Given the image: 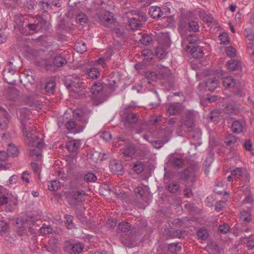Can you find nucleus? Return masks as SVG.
Masks as SVG:
<instances>
[{
  "instance_id": "53",
  "label": "nucleus",
  "mask_w": 254,
  "mask_h": 254,
  "mask_svg": "<svg viewBox=\"0 0 254 254\" xmlns=\"http://www.w3.org/2000/svg\"><path fill=\"white\" fill-rule=\"evenodd\" d=\"M230 229V226L226 223H224L222 225H219L218 227L219 231L222 234H226Z\"/></svg>"
},
{
  "instance_id": "45",
  "label": "nucleus",
  "mask_w": 254,
  "mask_h": 254,
  "mask_svg": "<svg viewBox=\"0 0 254 254\" xmlns=\"http://www.w3.org/2000/svg\"><path fill=\"white\" fill-rule=\"evenodd\" d=\"M143 137L150 142L152 145L155 148H160L164 144V142L162 140H149L146 135H144Z\"/></svg>"
},
{
  "instance_id": "13",
  "label": "nucleus",
  "mask_w": 254,
  "mask_h": 254,
  "mask_svg": "<svg viewBox=\"0 0 254 254\" xmlns=\"http://www.w3.org/2000/svg\"><path fill=\"white\" fill-rule=\"evenodd\" d=\"M183 106L180 103H171L169 105L167 113L169 116L177 115L183 111Z\"/></svg>"
},
{
  "instance_id": "42",
  "label": "nucleus",
  "mask_w": 254,
  "mask_h": 254,
  "mask_svg": "<svg viewBox=\"0 0 254 254\" xmlns=\"http://www.w3.org/2000/svg\"><path fill=\"white\" fill-rule=\"evenodd\" d=\"M39 232L40 234L43 235L51 234L53 232V228L50 225L44 224L40 228Z\"/></svg>"
},
{
  "instance_id": "21",
  "label": "nucleus",
  "mask_w": 254,
  "mask_h": 254,
  "mask_svg": "<svg viewBox=\"0 0 254 254\" xmlns=\"http://www.w3.org/2000/svg\"><path fill=\"white\" fill-rule=\"evenodd\" d=\"M226 65L229 71L239 70L241 68L240 62L234 59L227 62Z\"/></svg>"
},
{
  "instance_id": "33",
  "label": "nucleus",
  "mask_w": 254,
  "mask_h": 254,
  "mask_svg": "<svg viewBox=\"0 0 254 254\" xmlns=\"http://www.w3.org/2000/svg\"><path fill=\"white\" fill-rule=\"evenodd\" d=\"M84 246L81 243H77L74 244L71 248L70 252V254H79L82 252Z\"/></svg>"
},
{
  "instance_id": "25",
  "label": "nucleus",
  "mask_w": 254,
  "mask_h": 254,
  "mask_svg": "<svg viewBox=\"0 0 254 254\" xmlns=\"http://www.w3.org/2000/svg\"><path fill=\"white\" fill-rule=\"evenodd\" d=\"M240 218L243 224H247L252 220L251 213L249 211L246 210L240 212Z\"/></svg>"
},
{
  "instance_id": "62",
  "label": "nucleus",
  "mask_w": 254,
  "mask_h": 254,
  "mask_svg": "<svg viewBox=\"0 0 254 254\" xmlns=\"http://www.w3.org/2000/svg\"><path fill=\"white\" fill-rule=\"evenodd\" d=\"M8 154L5 151H0V161L5 162L8 158Z\"/></svg>"
},
{
  "instance_id": "58",
  "label": "nucleus",
  "mask_w": 254,
  "mask_h": 254,
  "mask_svg": "<svg viewBox=\"0 0 254 254\" xmlns=\"http://www.w3.org/2000/svg\"><path fill=\"white\" fill-rule=\"evenodd\" d=\"M135 193L136 194V196L140 198H143L144 194V190L143 188L141 187H137L134 190Z\"/></svg>"
},
{
  "instance_id": "39",
  "label": "nucleus",
  "mask_w": 254,
  "mask_h": 254,
  "mask_svg": "<svg viewBox=\"0 0 254 254\" xmlns=\"http://www.w3.org/2000/svg\"><path fill=\"white\" fill-rule=\"evenodd\" d=\"M7 151L8 152L7 153L9 154V156H12V157H16L19 153L17 147L12 144H9Z\"/></svg>"
},
{
  "instance_id": "1",
  "label": "nucleus",
  "mask_w": 254,
  "mask_h": 254,
  "mask_svg": "<svg viewBox=\"0 0 254 254\" xmlns=\"http://www.w3.org/2000/svg\"><path fill=\"white\" fill-rule=\"evenodd\" d=\"M30 115V111L27 108H21L17 112L21 129L27 138V144L30 146L34 147L30 150V155L34 160L39 161L42 158V150L44 147V140L43 138H40L35 131L31 129Z\"/></svg>"
},
{
  "instance_id": "51",
  "label": "nucleus",
  "mask_w": 254,
  "mask_h": 254,
  "mask_svg": "<svg viewBox=\"0 0 254 254\" xmlns=\"http://www.w3.org/2000/svg\"><path fill=\"white\" fill-rule=\"evenodd\" d=\"M65 218L66 219L65 225L68 229H71L74 227L73 224L72 223L73 216L70 215L66 214L65 215Z\"/></svg>"
},
{
  "instance_id": "47",
  "label": "nucleus",
  "mask_w": 254,
  "mask_h": 254,
  "mask_svg": "<svg viewBox=\"0 0 254 254\" xmlns=\"http://www.w3.org/2000/svg\"><path fill=\"white\" fill-rule=\"evenodd\" d=\"M151 92L153 94V96L156 98L157 100L154 102H150V104L152 106L153 108H156L157 107L159 106L160 104L161 100L160 97L158 92L156 90H152Z\"/></svg>"
},
{
  "instance_id": "50",
  "label": "nucleus",
  "mask_w": 254,
  "mask_h": 254,
  "mask_svg": "<svg viewBox=\"0 0 254 254\" xmlns=\"http://www.w3.org/2000/svg\"><path fill=\"white\" fill-rule=\"evenodd\" d=\"M197 236L199 239L202 240H205L208 237V234L206 230L201 229L197 231Z\"/></svg>"
},
{
  "instance_id": "9",
  "label": "nucleus",
  "mask_w": 254,
  "mask_h": 254,
  "mask_svg": "<svg viewBox=\"0 0 254 254\" xmlns=\"http://www.w3.org/2000/svg\"><path fill=\"white\" fill-rule=\"evenodd\" d=\"M170 46L169 39H165L164 42L159 41V46L155 48V55L160 59H164L167 57V52L166 49Z\"/></svg>"
},
{
  "instance_id": "22",
  "label": "nucleus",
  "mask_w": 254,
  "mask_h": 254,
  "mask_svg": "<svg viewBox=\"0 0 254 254\" xmlns=\"http://www.w3.org/2000/svg\"><path fill=\"white\" fill-rule=\"evenodd\" d=\"M240 103L238 101L234 103L232 100V102L227 104L224 108V112L226 114H229L235 111H237L239 108Z\"/></svg>"
},
{
  "instance_id": "8",
  "label": "nucleus",
  "mask_w": 254,
  "mask_h": 254,
  "mask_svg": "<svg viewBox=\"0 0 254 254\" xmlns=\"http://www.w3.org/2000/svg\"><path fill=\"white\" fill-rule=\"evenodd\" d=\"M233 133L240 134L247 130V122L245 119L241 118L233 122L231 126Z\"/></svg>"
},
{
  "instance_id": "37",
  "label": "nucleus",
  "mask_w": 254,
  "mask_h": 254,
  "mask_svg": "<svg viewBox=\"0 0 254 254\" xmlns=\"http://www.w3.org/2000/svg\"><path fill=\"white\" fill-rule=\"evenodd\" d=\"M56 82L53 80H50L46 83L45 89L46 92L48 94H52L55 90Z\"/></svg>"
},
{
  "instance_id": "61",
  "label": "nucleus",
  "mask_w": 254,
  "mask_h": 254,
  "mask_svg": "<svg viewBox=\"0 0 254 254\" xmlns=\"http://www.w3.org/2000/svg\"><path fill=\"white\" fill-rule=\"evenodd\" d=\"M240 180L243 181L245 184L249 182L250 176L246 170L243 172V176Z\"/></svg>"
},
{
  "instance_id": "23",
  "label": "nucleus",
  "mask_w": 254,
  "mask_h": 254,
  "mask_svg": "<svg viewBox=\"0 0 254 254\" xmlns=\"http://www.w3.org/2000/svg\"><path fill=\"white\" fill-rule=\"evenodd\" d=\"M148 13L153 18H160L163 15L160 8L156 6H151L149 8Z\"/></svg>"
},
{
  "instance_id": "4",
  "label": "nucleus",
  "mask_w": 254,
  "mask_h": 254,
  "mask_svg": "<svg viewBox=\"0 0 254 254\" xmlns=\"http://www.w3.org/2000/svg\"><path fill=\"white\" fill-rule=\"evenodd\" d=\"M133 109L132 106H127L120 112L122 120L125 124L131 125L137 122L138 117L136 114L133 113Z\"/></svg>"
},
{
  "instance_id": "10",
  "label": "nucleus",
  "mask_w": 254,
  "mask_h": 254,
  "mask_svg": "<svg viewBox=\"0 0 254 254\" xmlns=\"http://www.w3.org/2000/svg\"><path fill=\"white\" fill-rule=\"evenodd\" d=\"M100 22L107 26L115 22V19L113 17L112 13L108 11L103 10L98 15Z\"/></svg>"
},
{
  "instance_id": "41",
  "label": "nucleus",
  "mask_w": 254,
  "mask_h": 254,
  "mask_svg": "<svg viewBox=\"0 0 254 254\" xmlns=\"http://www.w3.org/2000/svg\"><path fill=\"white\" fill-rule=\"evenodd\" d=\"M61 188V183L58 180H53L48 185L49 190L51 191H57Z\"/></svg>"
},
{
  "instance_id": "56",
  "label": "nucleus",
  "mask_w": 254,
  "mask_h": 254,
  "mask_svg": "<svg viewBox=\"0 0 254 254\" xmlns=\"http://www.w3.org/2000/svg\"><path fill=\"white\" fill-rule=\"evenodd\" d=\"M144 169L143 165L142 163H136L133 166V170L137 174L141 173Z\"/></svg>"
},
{
  "instance_id": "35",
  "label": "nucleus",
  "mask_w": 254,
  "mask_h": 254,
  "mask_svg": "<svg viewBox=\"0 0 254 254\" xmlns=\"http://www.w3.org/2000/svg\"><path fill=\"white\" fill-rule=\"evenodd\" d=\"M26 104L30 107L35 109H38L40 106V103L38 100H35L32 97H29L26 100Z\"/></svg>"
},
{
  "instance_id": "55",
  "label": "nucleus",
  "mask_w": 254,
  "mask_h": 254,
  "mask_svg": "<svg viewBox=\"0 0 254 254\" xmlns=\"http://www.w3.org/2000/svg\"><path fill=\"white\" fill-rule=\"evenodd\" d=\"M219 37L221 42L222 43H228L230 41L228 33H221L219 35Z\"/></svg>"
},
{
  "instance_id": "11",
  "label": "nucleus",
  "mask_w": 254,
  "mask_h": 254,
  "mask_svg": "<svg viewBox=\"0 0 254 254\" xmlns=\"http://www.w3.org/2000/svg\"><path fill=\"white\" fill-rule=\"evenodd\" d=\"M85 195V191L83 190L73 192L72 197L69 198V204L73 206H76L78 203L84 201Z\"/></svg>"
},
{
  "instance_id": "24",
  "label": "nucleus",
  "mask_w": 254,
  "mask_h": 254,
  "mask_svg": "<svg viewBox=\"0 0 254 254\" xmlns=\"http://www.w3.org/2000/svg\"><path fill=\"white\" fill-rule=\"evenodd\" d=\"M128 26L132 30H139L142 25L138 19L133 17L130 19Z\"/></svg>"
},
{
  "instance_id": "3",
  "label": "nucleus",
  "mask_w": 254,
  "mask_h": 254,
  "mask_svg": "<svg viewBox=\"0 0 254 254\" xmlns=\"http://www.w3.org/2000/svg\"><path fill=\"white\" fill-rule=\"evenodd\" d=\"M184 33L182 35V38L185 41L188 42L191 45H187L186 47V51L190 54L193 58L195 59H200L203 56V52L201 48L198 46H195L194 44L200 40V37L195 33H191L189 35Z\"/></svg>"
},
{
  "instance_id": "46",
  "label": "nucleus",
  "mask_w": 254,
  "mask_h": 254,
  "mask_svg": "<svg viewBox=\"0 0 254 254\" xmlns=\"http://www.w3.org/2000/svg\"><path fill=\"white\" fill-rule=\"evenodd\" d=\"M22 76L24 77L28 82L32 83L34 81L32 71L30 69L25 70L22 73Z\"/></svg>"
},
{
  "instance_id": "49",
  "label": "nucleus",
  "mask_w": 254,
  "mask_h": 254,
  "mask_svg": "<svg viewBox=\"0 0 254 254\" xmlns=\"http://www.w3.org/2000/svg\"><path fill=\"white\" fill-rule=\"evenodd\" d=\"M84 180L87 183L95 182L97 180V177L94 173H89L84 175Z\"/></svg>"
},
{
  "instance_id": "44",
  "label": "nucleus",
  "mask_w": 254,
  "mask_h": 254,
  "mask_svg": "<svg viewBox=\"0 0 254 254\" xmlns=\"http://www.w3.org/2000/svg\"><path fill=\"white\" fill-rule=\"evenodd\" d=\"M165 188L171 193H175L179 190L180 186L177 183H172L167 185Z\"/></svg>"
},
{
  "instance_id": "12",
  "label": "nucleus",
  "mask_w": 254,
  "mask_h": 254,
  "mask_svg": "<svg viewBox=\"0 0 254 254\" xmlns=\"http://www.w3.org/2000/svg\"><path fill=\"white\" fill-rule=\"evenodd\" d=\"M198 116V113L193 110H188L185 113L186 119L185 125L188 127H192L194 124Z\"/></svg>"
},
{
  "instance_id": "60",
  "label": "nucleus",
  "mask_w": 254,
  "mask_h": 254,
  "mask_svg": "<svg viewBox=\"0 0 254 254\" xmlns=\"http://www.w3.org/2000/svg\"><path fill=\"white\" fill-rule=\"evenodd\" d=\"M101 137L107 141L111 140L112 138L111 134L109 131H103L101 135Z\"/></svg>"
},
{
  "instance_id": "19",
  "label": "nucleus",
  "mask_w": 254,
  "mask_h": 254,
  "mask_svg": "<svg viewBox=\"0 0 254 254\" xmlns=\"http://www.w3.org/2000/svg\"><path fill=\"white\" fill-rule=\"evenodd\" d=\"M85 74L88 78L96 79L99 77L101 73L98 68L92 67L86 70Z\"/></svg>"
},
{
  "instance_id": "20",
  "label": "nucleus",
  "mask_w": 254,
  "mask_h": 254,
  "mask_svg": "<svg viewBox=\"0 0 254 254\" xmlns=\"http://www.w3.org/2000/svg\"><path fill=\"white\" fill-rule=\"evenodd\" d=\"M119 229L123 233L127 234H131L135 232L134 229L132 228L130 224L127 222L124 221L120 223L119 226Z\"/></svg>"
},
{
  "instance_id": "14",
  "label": "nucleus",
  "mask_w": 254,
  "mask_h": 254,
  "mask_svg": "<svg viewBox=\"0 0 254 254\" xmlns=\"http://www.w3.org/2000/svg\"><path fill=\"white\" fill-rule=\"evenodd\" d=\"M168 163L175 167L181 168L183 167L184 161L177 154H171L169 156Z\"/></svg>"
},
{
  "instance_id": "36",
  "label": "nucleus",
  "mask_w": 254,
  "mask_h": 254,
  "mask_svg": "<svg viewBox=\"0 0 254 254\" xmlns=\"http://www.w3.org/2000/svg\"><path fill=\"white\" fill-rule=\"evenodd\" d=\"M188 30L190 32H198L199 30V25L198 22L195 20H190L188 24Z\"/></svg>"
},
{
  "instance_id": "31",
  "label": "nucleus",
  "mask_w": 254,
  "mask_h": 254,
  "mask_svg": "<svg viewBox=\"0 0 254 254\" xmlns=\"http://www.w3.org/2000/svg\"><path fill=\"white\" fill-rule=\"evenodd\" d=\"M168 248L172 254H177L181 250V244L178 243L169 244Z\"/></svg>"
},
{
  "instance_id": "38",
  "label": "nucleus",
  "mask_w": 254,
  "mask_h": 254,
  "mask_svg": "<svg viewBox=\"0 0 254 254\" xmlns=\"http://www.w3.org/2000/svg\"><path fill=\"white\" fill-rule=\"evenodd\" d=\"M82 83L80 81V79H76L75 80L71 81L70 83L68 84L67 87L71 88V90L76 91L75 89H78L82 86Z\"/></svg>"
},
{
  "instance_id": "40",
  "label": "nucleus",
  "mask_w": 254,
  "mask_h": 254,
  "mask_svg": "<svg viewBox=\"0 0 254 254\" xmlns=\"http://www.w3.org/2000/svg\"><path fill=\"white\" fill-rule=\"evenodd\" d=\"M245 169L240 168H236L235 169L231 171L232 176L235 179L240 180L243 176V172Z\"/></svg>"
},
{
  "instance_id": "5",
  "label": "nucleus",
  "mask_w": 254,
  "mask_h": 254,
  "mask_svg": "<svg viewBox=\"0 0 254 254\" xmlns=\"http://www.w3.org/2000/svg\"><path fill=\"white\" fill-rule=\"evenodd\" d=\"M16 223V225L15 227L18 229L17 232L20 235L23 236L25 235L30 236L36 233L35 228H33V226H29L27 229V222L24 221L23 219H17Z\"/></svg>"
},
{
  "instance_id": "43",
  "label": "nucleus",
  "mask_w": 254,
  "mask_h": 254,
  "mask_svg": "<svg viewBox=\"0 0 254 254\" xmlns=\"http://www.w3.org/2000/svg\"><path fill=\"white\" fill-rule=\"evenodd\" d=\"M151 36L152 34L151 33L150 34L144 33L142 36V38L140 40L141 43L144 45H149L151 42H152V38Z\"/></svg>"
},
{
  "instance_id": "17",
  "label": "nucleus",
  "mask_w": 254,
  "mask_h": 254,
  "mask_svg": "<svg viewBox=\"0 0 254 254\" xmlns=\"http://www.w3.org/2000/svg\"><path fill=\"white\" fill-rule=\"evenodd\" d=\"M136 148L133 144L126 145L124 148L123 154L126 158H131L135 154Z\"/></svg>"
},
{
  "instance_id": "64",
  "label": "nucleus",
  "mask_w": 254,
  "mask_h": 254,
  "mask_svg": "<svg viewBox=\"0 0 254 254\" xmlns=\"http://www.w3.org/2000/svg\"><path fill=\"white\" fill-rule=\"evenodd\" d=\"M245 148L248 151H251L252 150V142L250 139L245 140L244 143Z\"/></svg>"
},
{
  "instance_id": "6",
  "label": "nucleus",
  "mask_w": 254,
  "mask_h": 254,
  "mask_svg": "<svg viewBox=\"0 0 254 254\" xmlns=\"http://www.w3.org/2000/svg\"><path fill=\"white\" fill-rule=\"evenodd\" d=\"M8 63V65H7L3 69V78L4 81L8 84H13L15 82V66L13 65V62H9Z\"/></svg>"
},
{
  "instance_id": "16",
  "label": "nucleus",
  "mask_w": 254,
  "mask_h": 254,
  "mask_svg": "<svg viewBox=\"0 0 254 254\" xmlns=\"http://www.w3.org/2000/svg\"><path fill=\"white\" fill-rule=\"evenodd\" d=\"M109 167L112 172L115 174H122L123 172L122 165L117 160H113L110 162Z\"/></svg>"
},
{
  "instance_id": "27",
  "label": "nucleus",
  "mask_w": 254,
  "mask_h": 254,
  "mask_svg": "<svg viewBox=\"0 0 254 254\" xmlns=\"http://www.w3.org/2000/svg\"><path fill=\"white\" fill-rule=\"evenodd\" d=\"M159 74L163 78L170 81L172 79L171 70L167 67L163 66L159 71Z\"/></svg>"
},
{
  "instance_id": "34",
  "label": "nucleus",
  "mask_w": 254,
  "mask_h": 254,
  "mask_svg": "<svg viewBox=\"0 0 254 254\" xmlns=\"http://www.w3.org/2000/svg\"><path fill=\"white\" fill-rule=\"evenodd\" d=\"M7 114H4L0 119V127L2 130L6 129L9 123V119Z\"/></svg>"
},
{
  "instance_id": "59",
  "label": "nucleus",
  "mask_w": 254,
  "mask_h": 254,
  "mask_svg": "<svg viewBox=\"0 0 254 254\" xmlns=\"http://www.w3.org/2000/svg\"><path fill=\"white\" fill-rule=\"evenodd\" d=\"M170 232H173V236L174 237H177L179 238H181L185 234V231H182L181 230H177L176 231H171Z\"/></svg>"
},
{
  "instance_id": "48",
  "label": "nucleus",
  "mask_w": 254,
  "mask_h": 254,
  "mask_svg": "<svg viewBox=\"0 0 254 254\" xmlns=\"http://www.w3.org/2000/svg\"><path fill=\"white\" fill-rule=\"evenodd\" d=\"M76 20L78 23L83 25L88 21V18L85 14L79 13L76 16Z\"/></svg>"
},
{
  "instance_id": "30",
  "label": "nucleus",
  "mask_w": 254,
  "mask_h": 254,
  "mask_svg": "<svg viewBox=\"0 0 254 254\" xmlns=\"http://www.w3.org/2000/svg\"><path fill=\"white\" fill-rule=\"evenodd\" d=\"M236 83V80L232 76H226L223 78V84L224 87L226 88L233 87Z\"/></svg>"
},
{
  "instance_id": "18",
  "label": "nucleus",
  "mask_w": 254,
  "mask_h": 254,
  "mask_svg": "<svg viewBox=\"0 0 254 254\" xmlns=\"http://www.w3.org/2000/svg\"><path fill=\"white\" fill-rule=\"evenodd\" d=\"M13 197V194L7 192L6 190L5 191L0 193V205H4L11 202Z\"/></svg>"
},
{
  "instance_id": "63",
  "label": "nucleus",
  "mask_w": 254,
  "mask_h": 254,
  "mask_svg": "<svg viewBox=\"0 0 254 254\" xmlns=\"http://www.w3.org/2000/svg\"><path fill=\"white\" fill-rule=\"evenodd\" d=\"M245 93L241 89H238L236 92V93L232 97V100L234 101L237 97H242L245 96Z\"/></svg>"
},
{
  "instance_id": "28",
  "label": "nucleus",
  "mask_w": 254,
  "mask_h": 254,
  "mask_svg": "<svg viewBox=\"0 0 254 254\" xmlns=\"http://www.w3.org/2000/svg\"><path fill=\"white\" fill-rule=\"evenodd\" d=\"M199 17L204 22L208 24L212 23L214 22L212 15L204 11H202L199 12Z\"/></svg>"
},
{
  "instance_id": "26",
  "label": "nucleus",
  "mask_w": 254,
  "mask_h": 254,
  "mask_svg": "<svg viewBox=\"0 0 254 254\" xmlns=\"http://www.w3.org/2000/svg\"><path fill=\"white\" fill-rule=\"evenodd\" d=\"M206 87L210 91L214 90L218 85V82L216 77L208 78L205 83Z\"/></svg>"
},
{
  "instance_id": "15",
  "label": "nucleus",
  "mask_w": 254,
  "mask_h": 254,
  "mask_svg": "<svg viewBox=\"0 0 254 254\" xmlns=\"http://www.w3.org/2000/svg\"><path fill=\"white\" fill-rule=\"evenodd\" d=\"M81 146V142L79 140H72L66 142V148L71 152H77L78 151Z\"/></svg>"
},
{
  "instance_id": "54",
  "label": "nucleus",
  "mask_w": 254,
  "mask_h": 254,
  "mask_svg": "<svg viewBox=\"0 0 254 254\" xmlns=\"http://www.w3.org/2000/svg\"><path fill=\"white\" fill-rule=\"evenodd\" d=\"M9 228V225L6 221L0 220V232H6Z\"/></svg>"
},
{
  "instance_id": "32",
  "label": "nucleus",
  "mask_w": 254,
  "mask_h": 254,
  "mask_svg": "<svg viewBox=\"0 0 254 254\" xmlns=\"http://www.w3.org/2000/svg\"><path fill=\"white\" fill-rule=\"evenodd\" d=\"M54 64L57 67H62L67 63L66 59L61 55L56 56L54 59Z\"/></svg>"
},
{
  "instance_id": "29",
  "label": "nucleus",
  "mask_w": 254,
  "mask_h": 254,
  "mask_svg": "<svg viewBox=\"0 0 254 254\" xmlns=\"http://www.w3.org/2000/svg\"><path fill=\"white\" fill-rule=\"evenodd\" d=\"M103 88V85L101 82L95 81L90 88V90L93 94H97L102 90Z\"/></svg>"
},
{
  "instance_id": "52",
  "label": "nucleus",
  "mask_w": 254,
  "mask_h": 254,
  "mask_svg": "<svg viewBox=\"0 0 254 254\" xmlns=\"http://www.w3.org/2000/svg\"><path fill=\"white\" fill-rule=\"evenodd\" d=\"M225 52L227 56L234 57L236 56V50L232 46H229L226 48Z\"/></svg>"
},
{
  "instance_id": "57",
  "label": "nucleus",
  "mask_w": 254,
  "mask_h": 254,
  "mask_svg": "<svg viewBox=\"0 0 254 254\" xmlns=\"http://www.w3.org/2000/svg\"><path fill=\"white\" fill-rule=\"evenodd\" d=\"M101 152L95 151L91 154V158L95 162L100 161Z\"/></svg>"
},
{
  "instance_id": "2",
  "label": "nucleus",
  "mask_w": 254,
  "mask_h": 254,
  "mask_svg": "<svg viewBox=\"0 0 254 254\" xmlns=\"http://www.w3.org/2000/svg\"><path fill=\"white\" fill-rule=\"evenodd\" d=\"M90 115L80 109L73 111V119L69 120L65 124L66 128L73 133L82 132L88 122Z\"/></svg>"
},
{
  "instance_id": "7",
  "label": "nucleus",
  "mask_w": 254,
  "mask_h": 254,
  "mask_svg": "<svg viewBox=\"0 0 254 254\" xmlns=\"http://www.w3.org/2000/svg\"><path fill=\"white\" fill-rule=\"evenodd\" d=\"M29 30L43 31L48 30L50 29V23L46 21L42 17L36 18L34 23H29L27 25Z\"/></svg>"
}]
</instances>
